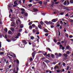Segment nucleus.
<instances>
[{
	"label": "nucleus",
	"mask_w": 73,
	"mask_h": 73,
	"mask_svg": "<svg viewBox=\"0 0 73 73\" xmlns=\"http://www.w3.org/2000/svg\"><path fill=\"white\" fill-rule=\"evenodd\" d=\"M45 24H46V25H49V24L51 25V24H53V23H52V22L50 21L48 22L47 21H45Z\"/></svg>",
	"instance_id": "f257e3e1"
},
{
	"label": "nucleus",
	"mask_w": 73,
	"mask_h": 73,
	"mask_svg": "<svg viewBox=\"0 0 73 73\" xmlns=\"http://www.w3.org/2000/svg\"><path fill=\"white\" fill-rule=\"evenodd\" d=\"M64 7V9H66L65 10V11L66 12H69V11H70V9L68 8H69V7Z\"/></svg>",
	"instance_id": "f03ea898"
},
{
	"label": "nucleus",
	"mask_w": 73,
	"mask_h": 73,
	"mask_svg": "<svg viewBox=\"0 0 73 73\" xmlns=\"http://www.w3.org/2000/svg\"><path fill=\"white\" fill-rule=\"evenodd\" d=\"M35 53H36V51H34L32 53V57L33 58H34V57H35Z\"/></svg>",
	"instance_id": "7ed1b4c3"
},
{
	"label": "nucleus",
	"mask_w": 73,
	"mask_h": 73,
	"mask_svg": "<svg viewBox=\"0 0 73 73\" xmlns=\"http://www.w3.org/2000/svg\"><path fill=\"white\" fill-rule=\"evenodd\" d=\"M58 21V19H54L52 20V21L53 22V23H55L56 22V21Z\"/></svg>",
	"instance_id": "20e7f679"
},
{
	"label": "nucleus",
	"mask_w": 73,
	"mask_h": 73,
	"mask_svg": "<svg viewBox=\"0 0 73 73\" xmlns=\"http://www.w3.org/2000/svg\"><path fill=\"white\" fill-rule=\"evenodd\" d=\"M18 45L21 48H24V47H23V45H22V44H21V43H20V44H18Z\"/></svg>",
	"instance_id": "39448f33"
},
{
	"label": "nucleus",
	"mask_w": 73,
	"mask_h": 73,
	"mask_svg": "<svg viewBox=\"0 0 73 73\" xmlns=\"http://www.w3.org/2000/svg\"><path fill=\"white\" fill-rule=\"evenodd\" d=\"M44 62H46L47 63H48V64L50 63V61L47 60H45Z\"/></svg>",
	"instance_id": "423d86ee"
},
{
	"label": "nucleus",
	"mask_w": 73,
	"mask_h": 73,
	"mask_svg": "<svg viewBox=\"0 0 73 73\" xmlns=\"http://www.w3.org/2000/svg\"><path fill=\"white\" fill-rule=\"evenodd\" d=\"M43 4L44 5H47V4L48 3H47V2L45 1L43 2Z\"/></svg>",
	"instance_id": "0eeeda50"
},
{
	"label": "nucleus",
	"mask_w": 73,
	"mask_h": 73,
	"mask_svg": "<svg viewBox=\"0 0 73 73\" xmlns=\"http://www.w3.org/2000/svg\"><path fill=\"white\" fill-rule=\"evenodd\" d=\"M64 56L65 58H67L68 57V55L67 54H64Z\"/></svg>",
	"instance_id": "6e6552de"
},
{
	"label": "nucleus",
	"mask_w": 73,
	"mask_h": 73,
	"mask_svg": "<svg viewBox=\"0 0 73 73\" xmlns=\"http://www.w3.org/2000/svg\"><path fill=\"white\" fill-rule=\"evenodd\" d=\"M44 31L46 33H48L49 32V31L47 30V29H45L44 30Z\"/></svg>",
	"instance_id": "1a4fd4ad"
},
{
	"label": "nucleus",
	"mask_w": 73,
	"mask_h": 73,
	"mask_svg": "<svg viewBox=\"0 0 73 73\" xmlns=\"http://www.w3.org/2000/svg\"><path fill=\"white\" fill-rule=\"evenodd\" d=\"M33 45V47H35L36 46V44L34 42H33V43L32 44Z\"/></svg>",
	"instance_id": "9d476101"
},
{
	"label": "nucleus",
	"mask_w": 73,
	"mask_h": 73,
	"mask_svg": "<svg viewBox=\"0 0 73 73\" xmlns=\"http://www.w3.org/2000/svg\"><path fill=\"white\" fill-rule=\"evenodd\" d=\"M33 10L34 11H35V12H36V11H38V10H37V9L36 8H34L33 9Z\"/></svg>",
	"instance_id": "9b49d317"
},
{
	"label": "nucleus",
	"mask_w": 73,
	"mask_h": 73,
	"mask_svg": "<svg viewBox=\"0 0 73 73\" xmlns=\"http://www.w3.org/2000/svg\"><path fill=\"white\" fill-rule=\"evenodd\" d=\"M46 50H49L50 52H52V50L49 48L47 47V48H46Z\"/></svg>",
	"instance_id": "f8f14e48"
},
{
	"label": "nucleus",
	"mask_w": 73,
	"mask_h": 73,
	"mask_svg": "<svg viewBox=\"0 0 73 73\" xmlns=\"http://www.w3.org/2000/svg\"><path fill=\"white\" fill-rule=\"evenodd\" d=\"M10 30H11V31H12V32H14V31H15V29H14V28H13L12 27H11L10 29Z\"/></svg>",
	"instance_id": "ddd939ff"
},
{
	"label": "nucleus",
	"mask_w": 73,
	"mask_h": 73,
	"mask_svg": "<svg viewBox=\"0 0 73 73\" xmlns=\"http://www.w3.org/2000/svg\"><path fill=\"white\" fill-rule=\"evenodd\" d=\"M70 68V67L69 66H67L66 67V70H69V68Z\"/></svg>",
	"instance_id": "4468645a"
},
{
	"label": "nucleus",
	"mask_w": 73,
	"mask_h": 73,
	"mask_svg": "<svg viewBox=\"0 0 73 73\" xmlns=\"http://www.w3.org/2000/svg\"><path fill=\"white\" fill-rule=\"evenodd\" d=\"M28 62H29V61H32L33 60V58H30V59H29V60H28Z\"/></svg>",
	"instance_id": "2eb2a0df"
},
{
	"label": "nucleus",
	"mask_w": 73,
	"mask_h": 73,
	"mask_svg": "<svg viewBox=\"0 0 73 73\" xmlns=\"http://www.w3.org/2000/svg\"><path fill=\"white\" fill-rule=\"evenodd\" d=\"M8 33L9 34H10V35H11V34L12 33V32L10 30L9 31Z\"/></svg>",
	"instance_id": "dca6fc26"
},
{
	"label": "nucleus",
	"mask_w": 73,
	"mask_h": 73,
	"mask_svg": "<svg viewBox=\"0 0 73 73\" xmlns=\"http://www.w3.org/2000/svg\"><path fill=\"white\" fill-rule=\"evenodd\" d=\"M64 42L65 44H67V40H65V39H64Z\"/></svg>",
	"instance_id": "f3484780"
},
{
	"label": "nucleus",
	"mask_w": 73,
	"mask_h": 73,
	"mask_svg": "<svg viewBox=\"0 0 73 73\" xmlns=\"http://www.w3.org/2000/svg\"><path fill=\"white\" fill-rule=\"evenodd\" d=\"M22 42H23V43H25V44H26V42H27V41L25 40H22Z\"/></svg>",
	"instance_id": "a211bd4d"
},
{
	"label": "nucleus",
	"mask_w": 73,
	"mask_h": 73,
	"mask_svg": "<svg viewBox=\"0 0 73 73\" xmlns=\"http://www.w3.org/2000/svg\"><path fill=\"white\" fill-rule=\"evenodd\" d=\"M14 4H15V5H18V4H17V1H14Z\"/></svg>",
	"instance_id": "6ab92c4d"
},
{
	"label": "nucleus",
	"mask_w": 73,
	"mask_h": 73,
	"mask_svg": "<svg viewBox=\"0 0 73 73\" xmlns=\"http://www.w3.org/2000/svg\"><path fill=\"white\" fill-rule=\"evenodd\" d=\"M40 5H42V1H40L38 3Z\"/></svg>",
	"instance_id": "aec40b11"
},
{
	"label": "nucleus",
	"mask_w": 73,
	"mask_h": 73,
	"mask_svg": "<svg viewBox=\"0 0 73 73\" xmlns=\"http://www.w3.org/2000/svg\"><path fill=\"white\" fill-rule=\"evenodd\" d=\"M50 54H48V55H47L46 56L48 57L49 58H50Z\"/></svg>",
	"instance_id": "412c9836"
},
{
	"label": "nucleus",
	"mask_w": 73,
	"mask_h": 73,
	"mask_svg": "<svg viewBox=\"0 0 73 73\" xmlns=\"http://www.w3.org/2000/svg\"><path fill=\"white\" fill-rule=\"evenodd\" d=\"M4 31L6 32H8V29L7 28H5L4 29Z\"/></svg>",
	"instance_id": "4be33fe9"
},
{
	"label": "nucleus",
	"mask_w": 73,
	"mask_h": 73,
	"mask_svg": "<svg viewBox=\"0 0 73 73\" xmlns=\"http://www.w3.org/2000/svg\"><path fill=\"white\" fill-rule=\"evenodd\" d=\"M64 5H67V3L66 1H65V2L64 3Z\"/></svg>",
	"instance_id": "5701e85b"
},
{
	"label": "nucleus",
	"mask_w": 73,
	"mask_h": 73,
	"mask_svg": "<svg viewBox=\"0 0 73 73\" xmlns=\"http://www.w3.org/2000/svg\"><path fill=\"white\" fill-rule=\"evenodd\" d=\"M20 9H21V11H25V9H24L23 8H20Z\"/></svg>",
	"instance_id": "b1692460"
},
{
	"label": "nucleus",
	"mask_w": 73,
	"mask_h": 73,
	"mask_svg": "<svg viewBox=\"0 0 73 73\" xmlns=\"http://www.w3.org/2000/svg\"><path fill=\"white\" fill-rule=\"evenodd\" d=\"M43 55H44V56H46L47 55V52H46L44 54H43Z\"/></svg>",
	"instance_id": "393cba45"
},
{
	"label": "nucleus",
	"mask_w": 73,
	"mask_h": 73,
	"mask_svg": "<svg viewBox=\"0 0 73 73\" xmlns=\"http://www.w3.org/2000/svg\"><path fill=\"white\" fill-rule=\"evenodd\" d=\"M60 46V47H59V48L60 49H61V47H62L63 46H62V45H61V44H60L59 45Z\"/></svg>",
	"instance_id": "a878e982"
},
{
	"label": "nucleus",
	"mask_w": 73,
	"mask_h": 73,
	"mask_svg": "<svg viewBox=\"0 0 73 73\" xmlns=\"http://www.w3.org/2000/svg\"><path fill=\"white\" fill-rule=\"evenodd\" d=\"M70 2L71 4H72L73 3V0H70Z\"/></svg>",
	"instance_id": "bb28decb"
},
{
	"label": "nucleus",
	"mask_w": 73,
	"mask_h": 73,
	"mask_svg": "<svg viewBox=\"0 0 73 73\" xmlns=\"http://www.w3.org/2000/svg\"><path fill=\"white\" fill-rule=\"evenodd\" d=\"M42 63L44 66H46V64H45V63L44 62H43Z\"/></svg>",
	"instance_id": "cd10ccee"
},
{
	"label": "nucleus",
	"mask_w": 73,
	"mask_h": 73,
	"mask_svg": "<svg viewBox=\"0 0 73 73\" xmlns=\"http://www.w3.org/2000/svg\"><path fill=\"white\" fill-rule=\"evenodd\" d=\"M54 3H53L50 6V7L52 8V7H53V5H54Z\"/></svg>",
	"instance_id": "c85d7f7f"
},
{
	"label": "nucleus",
	"mask_w": 73,
	"mask_h": 73,
	"mask_svg": "<svg viewBox=\"0 0 73 73\" xmlns=\"http://www.w3.org/2000/svg\"><path fill=\"white\" fill-rule=\"evenodd\" d=\"M69 21L71 22V23H73V20L72 19H70L69 20Z\"/></svg>",
	"instance_id": "c756f323"
},
{
	"label": "nucleus",
	"mask_w": 73,
	"mask_h": 73,
	"mask_svg": "<svg viewBox=\"0 0 73 73\" xmlns=\"http://www.w3.org/2000/svg\"><path fill=\"white\" fill-rule=\"evenodd\" d=\"M4 53L3 52H0V54H1V55H4Z\"/></svg>",
	"instance_id": "7c9ffc66"
},
{
	"label": "nucleus",
	"mask_w": 73,
	"mask_h": 73,
	"mask_svg": "<svg viewBox=\"0 0 73 73\" xmlns=\"http://www.w3.org/2000/svg\"><path fill=\"white\" fill-rule=\"evenodd\" d=\"M54 42H55L56 43H57V41L56 39H54Z\"/></svg>",
	"instance_id": "2f4dec72"
},
{
	"label": "nucleus",
	"mask_w": 73,
	"mask_h": 73,
	"mask_svg": "<svg viewBox=\"0 0 73 73\" xmlns=\"http://www.w3.org/2000/svg\"><path fill=\"white\" fill-rule=\"evenodd\" d=\"M56 72H57V73H60L61 71L60 70H57Z\"/></svg>",
	"instance_id": "473e14b6"
},
{
	"label": "nucleus",
	"mask_w": 73,
	"mask_h": 73,
	"mask_svg": "<svg viewBox=\"0 0 73 73\" xmlns=\"http://www.w3.org/2000/svg\"><path fill=\"white\" fill-rule=\"evenodd\" d=\"M51 57H52V58H54V55H53V54H51Z\"/></svg>",
	"instance_id": "72a5a7b5"
},
{
	"label": "nucleus",
	"mask_w": 73,
	"mask_h": 73,
	"mask_svg": "<svg viewBox=\"0 0 73 73\" xmlns=\"http://www.w3.org/2000/svg\"><path fill=\"white\" fill-rule=\"evenodd\" d=\"M23 25H20V28H23Z\"/></svg>",
	"instance_id": "f704fd0d"
},
{
	"label": "nucleus",
	"mask_w": 73,
	"mask_h": 73,
	"mask_svg": "<svg viewBox=\"0 0 73 73\" xmlns=\"http://www.w3.org/2000/svg\"><path fill=\"white\" fill-rule=\"evenodd\" d=\"M32 27H34V28H35V27H36V26L34 24H33L32 25Z\"/></svg>",
	"instance_id": "c9c22d12"
},
{
	"label": "nucleus",
	"mask_w": 73,
	"mask_h": 73,
	"mask_svg": "<svg viewBox=\"0 0 73 73\" xmlns=\"http://www.w3.org/2000/svg\"><path fill=\"white\" fill-rule=\"evenodd\" d=\"M38 27H36L35 28V29H36V31H38Z\"/></svg>",
	"instance_id": "e433bc0d"
},
{
	"label": "nucleus",
	"mask_w": 73,
	"mask_h": 73,
	"mask_svg": "<svg viewBox=\"0 0 73 73\" xmlns=\"http://www.w3.org/2000/svg\"><path fill=\"white\" fill-rule=\"evenodd\" d=\"M28 15V14L27 13H25V16H27Z\"/></svg>",
	"instance_id": "4c0bfd02"
},
{
	"label": "nucleus",
	"mask_w": 73,
	"mask_h": 73,
	"mask_svg": "<svg viewBox=\"0 0 73 73\" xmlns=\"http://www.w3.org/2000/svg\"><path fill=\"white\" fill-rule=\"evenodd\" d=\"M31 37V39L32 40H33V39L34 38V37L33 36H30Z\"/></svg>",
	"instance_id": "58836bf2"
},
{
	"label": "nucleus",
	"mask_w": 73,
	"mask_h": 73,
	"mask_svg": "<svg viewBox=\"0 0 73 73\" xmlns=\"http://www.w3.org/2000/svg\"><path fill=\"white\" fill-rule=\"evenodd\" d=\"M38 27L39 28H41V26L40 25H38Z\"/></svg>",
	"instance_id": "ea45409f"
},
{
	"label": "nucleus",
	"mask_w": 73,
	"mask_h": 73,
	"mask_svg": "<svg viewBox=\"0 0 73 73\" xmlns=\"http://www.w3.org/2000/svg\"><path fill=\"white\" fill-rule=\"evenodd\" d=\"M12 66V65H10V66H9V68H7V69H9L10 68H11V67Z\"/></svg>",
	"instance_id": "a19ab883"
},
{
	"label": "nucleus",
	"mask_w": 73,
	"mask_h": 73,
	"mask_svg": "<svg viewBox=\"0 0 73 73\" xmlns=\"http://www.w3.org/2000/svg\"><path fill=\"white\" fill-rule=\"evenodd\" d=\"M67 3L68 5H69L70 3H69V0H68L67 1Z\"/></svg>",
	"instance_id": "79ce46f5"
},
{
	"label": "nucleus",
	"mask_w": 73,
	"mask_h": 73,
	"mask_svg": "<svg viewBox=\"0 0 73 73\" xmlns=\"http://www.w3.org/2000/svg\"><path fill=\"white\" fill-rule=\"evenodd\" d=\"M21 35V34L20 33H18L17 34V36H20Z\"/></svg>",
	"instance_id": "37998d69"
},
{
	"label": "nucleus",
	"mask_w": 73,
	"mask_h": 73,
	"mask_svg": "<svg viewBox=\"0 0 73 73\" xmlns=\"http://www.w3.org/2000/svg\"><path fill=\"white\" fill-rule=\"evenodd\" d=\"M40 24H41V25H43V22L42 21H41L40 22Z\"/></svg>",
	"instance_id": "c03bdc74"
},
{
	"label": "nucleus",
	"mask_w": 73,
	"mask_h": 73,
	"mask_svg": "<svg viewBox=\"0 0 73 73\" xmlns=\"http://www.w3.org/2000/svg\"><path fill=\"white\" fill-rule=\"evenodd\" d=\"M28 65V62H27L25 64L26 66H27Z\"/></svg>",
	"instance_id": "a18cd8bd"
},
{
	"label": "nucleus",
	"mask_w": 73,
	"mask_h": 73,
	"mask_svg": "<svg viewBox=\"0 0 73 73\" xmlns=\"http://www.w3.org/2000/svg\"><path fill=\"white\" fill-rule=\"evenodd\" d=\"M28 6L29 7H32V5L31 4H30L29 5H28Z\"/></svg>",
	"instance_id": "49530a36"
},
{
	"label": "nucleus",
	"mask_w": 73,
	"mask_h": 73,
	"mask_svg": "<svg viewBox=\"0 0 73 73\" xmlns=\"http://www.w3.org/2000/svg\"><path fill=\"white\" fill-rule=\"evenodd\" d=\"M62 65L63 66H65V63L64 62H62Z\"/></svg>",
	"instance_id": "de8ad7c7"
},
{
	"label": "nucleus",
	"mask_w": 73,
	"mask_h": 73,
	"mask_svg": "<svg viewBox=\"0 0 73 73\" xmlns=\"http://www.w3.org/2000/svg\"><path fill=\"white\" fill-rule=\"evenodd\" d=\"M9 13H10L9 14V18H10V17H11V12H9Z\"/></svg>",
	"instance_id": "09e8293b"
},
{
	"label": "nucleus",
	"mask_w": 73,
	"mask_h": 73,
	"mask_svg": "<svg viewBox=\"0 0 73 73\" xmlns=\"http://www.w3.org/2000/svg\"><path fill=\"white\" fill-rule=\"evenodd\" d=\"M19 3L20 4H21V0L19 1Z\"/></svg>",
	"instance_id": "8fccbe9b"
},
{
	"label": "nucleus",
	"mask_w": 73,
	"mask_h": 73,
	"mask_svg": "<svg viewBox=\"0 0 73 73\" xmlns=\"http://www.w3.org/2000/svg\"><path fill=\"white\" fill-rule=\"evenodd\" d=\"M58 56H59V57H60V56H62V54H61L60 53H59V55H58Z\"/></svg>",
	"instance_id": "3c124183"
},
{
	"label": "nucleus",
	"mask_w": 73,
	"mask_h": 73,
	"mask_svg": "<svg viewBox=\"0 0 73 73\" xmlns=\"http://www.w3.org/2000/svg\"><path fill=\"white\" fill-rule=\"evenodd\" d=\"M39 34H40V33L38 31L36 32V35H39Z\"/></svg>",
	"instance_id": "603ef678"
},
{
	"label": "nucleus",
	"mask_w": 73,
	"mask_h": 73,
	"mask_svg": "<svg viewBox=\"0 0 73 73\" xmlns=\"http://www.w3.org/2000/svg\"><path fill=\"white\" fill-rule=\"evenodd\" d=\"M32 23L30 22V23H29V25H32Z\"/></svg>",
	"instance_id": "864d4df0"
},
{
	"label": "nucleus",
	"mask_w": 73,
	"mask_h": 73,
	"mask_svg": "<svg viewBox=\"0 0 73 73\" xmlns=\"http://www.w3.org/2000/svg\"><path fill=\"white\" fill-rule=\"evenodd\" d=\"M58 32L59 34L58 36H60V35H61V33H60V31H58Z\"/></svg>",
	"instance_id": "5fc2aeb1"
},
{
	"label": "nucleus",
	"mask_w": 73,
	"mask_h": 73,
	"mask_svg": "<svg viewBox=\"0 0 73 73\" xmlns=\"http://www.w3.org/2000/svg\"><path fill=\"white\" fill-rule=\"evenodd\" d=\"M33 33H35L36 32V31L35 29H34L33 30Z\"/></svg>",
	"instance_id": "6e6d98bb"
},
{
	"label": "nucleus",
	"mask_w": 73,
	"mask_h": 73,
	"mask_svg": "<svg viewBox=\"0 0 73 73\" xmlns=\"http://www.w3.org/2000/svg\"><path fill=\"white\" fill-rule=\"evenodd\" d=\"M64 12H62L60 13L61 15H63L64 14Z\"/></svg>",
	"instance_id": "4d7b16f0"
},
{
	"label": "nucleus",
	"mask_w": 73,
	"mask_h": 73,
	"mask_svg": "<svg viewBox=\"0 0 73 73\" xmlns=\"http://www.w3.org/2000/svg\"><path fill=\"white\" fill-rule=\"evenodd\" d=\"M19 23V22H18V21H16V23L17 24H18Z\"/></svg>",
	"instance_id": "13d9d810"
},
{
	"label": "nucleus",
	"mask_w": 73,
	"mask_h": 73,
	"mask_svg": "<svg viewBox=\"0 0 73 73\" xmlns=\"http://www.w3.org/2000/svg\"><path fill=\"white\" fill-rule=\"evenodd\" d=\"M66 53L67 54H69L70 53V52L69 51H68L66 52Z\"/></svg>",
	"instance_id": "bf43d9fd"
},
{
	"label": "nucleus",
	"mask_w": 73,
	"mask_h": 73,
	"mask_svg": "<svg viewBox=\"0 0 73 73\" xmlns=\"http://www.w3.org/2000/svg\"><path fill=\"white\" fill-rule=\"evenodd\" d=\"M57 44L58 45H60V44H61V43L59 42H57Z\"/></svg>",
	"instance_id": "052dcab7"
},
{
	"label": "nucleus",
	"mask_w": 73,
	"mask_h": 73,
	"mask_svg": "<svg viewBox=\"0 0 73 73\" xmlns=\"http://www.w3.org/2000/svg\"><path fill=\"white\" fill-rule=\"evenodd\" d=\"M66 36L67 37H69V35H68L66 33Z\"/></svg>",
	"instance_id": "680f3d73"
},
{
	"label": "nucleus",
	"mask_w": 73,
	"mask_h": 73,
	"mask_svg": "<svg viewBox=\"0 0 73 73\" xmlns=\"http://www.w3.org/2000/svg\"><path fill=\"white\" fill-rule=\"evenodd\" d=\"M45 36L46 37H47L48 36V33H47L45 34Z\"/></svg>",
	"instance_id": "e2e57ef3"
},
{
	"label": "nucleus",
	"mask_w": 73,
	"mask_h": 73,
	"mask_svg": "<svg viewBox=\"0 0 73 73\" xmlns=\"http://www.w3.org/2000/svg\"><path fill=\"white\" fill-rule=\"evenodd\" d=\"M62 50H64L65 49V47H62Z\"/></svg>",
	"instance_id": "0e129e2a"
},
{
	"label": "nucleus",
	"mask_w": 73,
	"mask_h": 73,
	"mask_svg": "<svg viewBox=\"0 0 73 73\" xmlns=\"http://www.w3.org/2000/svg\"><path fill=\"white\" fill-rule=\"evenodd\" d=\"M19 38V36H18V35H17V36H16L15 37V38Z\"/></svg>",
	"instance_id": "69168bd1"
},
{
	"label": "nucleus",
	"mask_w": 73,
	"mask_h": 73,
	"mask_svg": "<svg viewBox=\"0 0 73 73\" xmlns=\"http://www.w3.org/2000/svg\"><path fill=\"white\" fill-rule=\"evenodd\" d=\"M21 31H22V29H21L19 30V32H21Z\"/></svg>",
	"instance_id": "338daca9"
},
{
	"label": "nucleus",
	"mask_w": 73,
	"mask_h": 73,
	"mask_svg": "<svg viewBox=\"0 0 73 73\" xmlns=\"http://www.w3.org/2000/svg\"><path fill=\"white\" fill-rule=\"evenodd\" d=\"M17 64H19V61L18 60H17Z\"/></svg>",
	"instance_id": "774afa93"
}]
</instances>
